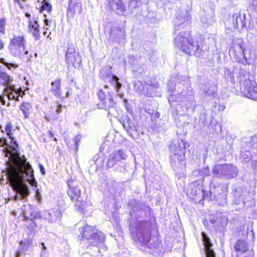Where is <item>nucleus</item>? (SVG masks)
Segmentation results:
<instances>
[{
  "label": "nucleus",
  "mask_w": 257,
  "mask_h": 257,
  "mask_svg": "<svg viewBox=\"0 0 257 257\" xmlns=\"http://www.w3.org/2000/svg\"><path fill=\"white\" fill-rule=\"evenodd\" d=\"M203 183V180H198L189 184L187 195L190 199L201 202L202 199L204 200L206 198Z\"/></svg>",
  "instance_id": "423d86ee"
},
{
  "label": "nucleus",
  "mask_w": 257,
  "mask_h": 257,
  "mask_svg": "<svg viewBox=\"0 0 257 257\" xmlns=\"http://www.w3.org/2000/svg\"><path fill=\"white\" fill-rule=\"evenodd\" d=\"M26 43L23 36H14L9 45L11 53L15 57L22 58V53L25 51Z\"/></svg>",
  "instance_id": "0eeeda50"
},
{
  "label": "nucleus",
  "mask_w": 257,
  "mask_h": 257,
  "mask_svg": "<svg viewBox=\"0 0 257 257\" xmlns=\"http://www.w3.org/2000/svg\"><path fill=\"white\" fill-rule=\"evenodd\" d=\"M103 104L102 107L105 110L109 109L110 107L114 106L115 103L113 101V97L110 94H108L107 98L105 101H103L102 103Z\"/></svg>",
  "instance_id": "2f4dec72"
},
{
  "label": "nucleus",
  "mask_w": 257,
  "mask_h": 257,
  "mask_svg": "<svg viewBox=\"0 0 257 257\" xmlns=\"http://www.w3.org/2000/svg\"><path fill=\"white\" fill-rule=\"evenodd\" d=\"M4 43L1 40H0V50L3 49L4 48ZM0 62L1 63L3 64L5 66H6L9 69H11V67H13L14 68L18 67V64H15V63L7 62L5 61V59L3 58H0Z\"/></svg>",
  "instance_id": "473e14b6"
},
{
  "label": "nucleus",
  "mask_w": 257,
  "mask_h": 257,
  "mask_svg": "<svg viewBox=\"0 0 257 257\" xmlns=\"http://www.w3.org/2000/svg\"><path fill=\"white\" fill-rule=\"evenodd\" d=\"M80 136H79V135H77L76 136L74 139V142H75V144L76 145V146L77 147H78V143H79L80 142Z\"/></svg>",
  "instance_id": "09e8293b"
},
{
  "label": "nucleus",
  "mask_w": 257,
  "mask_h": 257,
  "mask_svg": "<svg viewBox=\"0 0 257 257\" xmlns=\"http://www.w3.org/2000/svg\"><path fill=\"white\" fill-rule=\"evenodd\" d=\"M44 23H45V25L46 26H48V23H49V21L47 20V19H45V21H44Z\"/></svg>",
  "instance_id": "4d7b16f0"
},
{
  "label": "nucleus",
  "mask_w": 257,
  "mask_h": 257,
  "mask_svg": "<svg viewBox=\"0 0 257 257\" xmlns=\"http://www.w3.org/2000/svg\"><path fill=\"white\" fill-rule=\"evenodd\" d=\"M61 107H62V105L59 104L58 105L57 108L56 110V112L57 114H59L61 112V111H62Z\"/></svg>",
  "instance_id": "603ef678"
},
{
  "label": "nucleus",
  "mask_w": 257,
  "mask_h": 257,
  "mask_svg": "<svg viewBox=\"0 0 257 257\" xmlns=\"http://www.w3.org/2000/svg\"><path fill=\"white\" fill-rule=\"evenodd\" d=\"M50 91L56 97L60 98L61 97V81L59 78H57L51 82Z\"/></svg>",
  "instance_id": "5701e85b"
},
{
  "label": "nucleus",
  "mask_w": 257,
  "mask_h": 257,
  "mask_svg": "<svg viewBox=\"0 0 257 257\" xmlns=\"http://www.w3.org/2000/svg\"><path fill=\"white\" fill-rule=\"evenodd\" d=\"M113 33H114V30H112L111 31V32H110V35H111V36H112V35H113Z\"/></svg>",
  "instance_id": "69168bd1"
},
{
  "label": "nucleus",
  "mask_w": 257,
  "mask_h": 257,
  "mask_svg": "<svg viewBox=\"0 0 257 257\" xmlns=\"http://www.w3.org/2000/svg\"><path fill=\"white\" fill-rule=\"evenodd\" d=\"M39 169L41 171L42 174L44 175L45 174V169H44V167H43V166L41 164H39Z\"/></svg>",
  "instance_id": "3c124183"
},
{
  "label": "nucleus",
  "mask_w": 257,
  "mask_h": 257,
  "mask_svg": "<svg viewBox=\"0 0 257 257\" xmlns=\"http://www.w3.org/2000/svg\"><path fill=\"white\" fill-rule=\"evenodd\" d=\"M1 147H4L6 146V147H9V144L7 143V139L5 138L0 139Z\"/></svg>",
  "instance_id": "c03bdc74"
},
{
  "label": "nucleus",
  "mask_w": 257,
  "mask_h": 257,
  "mask_svg": "<svg viewBox=\"0 0 257 257\" xmlns=\"http://www.w3.org/2000/svg\"><path fill=\"white\" fill-rule=\"evenodd\" d=\"M232 24L235 29H242L246 26L245 15L241 13H235L232 16Z\"/></svg>",
  "instance_id": "aec40b11"
},
{
  "label": "nucleus",
  "mask_w": 257,
  "mask_h": 257,
  "mask_svg": "<svg viewBox=\"0 0 257 257\" xmlns=\"http://www.w3.org/2000/svg\"><path fill=\"white\" fill-rule=\"evenodd\" d=\"M67 193L71 200L75 201V206L79 209H82L81 202L82 198L81 197V190L78 186H69Z\"/></svg>",
  "instance_id": "f8f14e48"
},
{
  "label": "nucleus",
  "mask_w": 257,
  "mask_h": 257,
  "mask_svg": "<svg viewBox=\"0 0 257 257\" xmlns=\"http://www.w3.org/2000/svg\"><path fill=\"white\" fill-rule=\"evenodd\" d=\"M12 79L11 77L5 71L0 70V83L4 85L5 88H8L13 85L11 84Z\"/></svg>",
  "instance_id": "a878e982"
},
{
  "label": "nucleus",
  "mask_w": 257,
  "mask_h": 257,
  "mask_svg": "<svg viewBox=\"0 0 257 257\" xmlns=\"http://www.w3.org/2000/svg\"><path fill=\"white\" fill-rule=\"evenodd\" d=\"M176 47L187 54L195 53L199 51V46L197 42L193 41L189 31H181L174 39Z\"/></svg>",
  "instance_id": "20e7f679"
},
{
  "label": "nucleus",
  "mask_w": 257,
  "mask_h": 257,
  "mask_svg": "<svg viewBox=\"0 0 257 257\" xmlns=\"http://www.w3.org/2000/svg\"><path fill=\"white\" fill-rule=\"evenodd\" d=\"M252 168L254 171L257 172V160L253 161L252 163Z\"/></svg>",
  "instance_id": "8fccbe9b"
},
{
  "label": "nucleus",
  "mask_w": 257,
  "mask_h": 257,
  "mask_svg": "<svg viewBox=\"0 0 257 257\" xmlns=\"http://www.w3.org/2000/svg\"><path fill=\"white\" fill-rule=\"evenodd\" d=\"M111 9L118 15H123L126 11V6L122 0H108Z\"/></svg>",
  "instance_id": "f3484780"
},
{
  "label": "nucleus",
  "mask_w": 257,
  "mask_h": 257,
  "mask_svg": "<svg viewBox=\"0 0 257 257\" xmlns=\"http://www.w3.org/2000/svg\"><path fill=\"white\" fill-rule=\"evenodd\" d=\"M111 80L115 82V87L117 89H119L121 87V84L119 82V78L115 75H112L111 77Z\"/></svg>",
  "instance_id": "58836bf2"
},
{
  "label": "nucleus",
  "mask_w": 257,
  "mask_h": 257,
  "mask_svg": "<svg viewBox=\"0 0 257 257\" xmlns=\"http://www.w3.org/2000/svg\"><path fill=\"white\" fill-rule=\"evenodd\" d=\"M241 155L242 158L244 159V161L246 162L249 160L250 153L249 152H245L244 153H241Z\"/></svg>",
  "instance_id": "a18cd8bd"
},
{
  "label": "nucleus",
  "mask_w": 257,
  "mask_h": 257,
  "mask_svg": "<svg viewBox=\"0 0 257 257\" xmlns=\"http://www.w3.org/2000/svg\"><path fill=\"white\" fill-rule=\"evenodd\" d=\"M4 94L7 95L9 99H16V97L18 98L17 96V93L15 92V89L14 86H11L8 88H4Z\"/></svg>",
  "instance_id": "7c9ffc66"
},
{
  "label": "nucleus",
  "mask_w": 257,
  "mask_h": 257,
  "mask_svg": "<svg viewBox=\"0 0 257 257\" xmlns=\"http://www.w3.org/2000/svg\"><path fill=\"white\" fill-rule=\"evenodd\" d=\"M62 212L59 207H54L44 212L45 219L48 222L54 223L61 220Z\"/></svg>",
  "instance_id": "dca6fc26"
},
{
  "label": "nucleus",
  "mask_w": 257,
  "mask_h": 257,
  "mask_svg": "<svg viewBox=\"0 0 257 257\" xmlns=\"http://www.w3.org/2000/svg\"><path fill=\"white\" fill-rule=\"evenodd\" d=\"M65 61L68 64L72 65L74 67L78 66L81 61L79 54L75 52V47L72 44L68 46Z\"/></svg>",
  "instance_id": "9d476101"
},
{
  "label": "nucleus",
  "mask_w": 257,
  "mask_h": 257,
  "mask_svg": "<svg viewBox=\"0 0 257 257\" xmlns=\"http://www.w3.org/2000/svg\"><path fill=\"white\" fill-rule=\"evenodd\" d=\"M23 244V242L22 241H21L20 242V246L22 245Z\"/></svg>",
  "instance_id": "774afa93"
},
{
  "label": "nucleus",
  "mask_w": 257,
  "mask_h": 257,
  "mask_svg": "<svg viewBox=\"0 0 257 257\" xmlns=\"http://www.w3.org/2000/svg\"><path fill=\"white\" fill-rule=\"evenodd\" d=\"M75 7H77L78 8H79V10H78V13H80L81 10H80V8H79V4H77L76 5Z\"/></svg>",
  "instance_id": "bf43d9fd"
},
{
  "label": "nucleus",
  "mask_w": 257,
  "mask_h": 257,
  "mask_svg": "<svg viewBox=\"0 0 257 257\" xmlns=\"http://www.w3.org/2000/svg\"><path fill=\"white\" fill-rule=\"evenodd\" d=\"M25 57L28 59H30L32 57V55L31 54H29L28 51H26L24 53H22V58Z\"/></svg>",
  "instance_id": "49530a36"
},
{
  "label": "nucleus",
  "mask_w": 257,
  "mask_h": 257,
  "mask_svg": "<svg viewBox=\"0 0 257 257\" xmlns=\"http://www.w3.org/2000/svg\"><path fill=\"white\" fill-rule=\"evenodd\" d=\"M6 174L11 186L16 192L14 197L15 201L25 199L29 194V189L24 182V180H26L32 186L37 184L33 170L30 163L27 162L25 156L21 159L20 162L11 163L7 167Z\"/></svg>",
  "instance_id": "f257e3e1"
},
{
  "label": "nucleus",
  "mask_w": 257,
  "mask_h": 257,
  "mask_svg": "<svg viewBox=\"0 0 257 257\" xmlns=\"http://www.w3.org/2000/svg\"><path fill=\"white\" fill-rule=\"evenodd\" d=\"M126 158L127 155L123 150H116L109 156L107 166L112 167L121 161L126 160Z\"/></svg>",
  "instance_id": "4468645a"
},
{
  "label": "nucleus",
  "mask_w": 257,
  "mask_h": 257,
  "mask_svg": "<svg viewBox=\"0 0 257 257\" xmlns=\"http://www.w3.org/2000/svg\"><path fill=\"white\" fill-rule=\"evenodd\" d=\"M0 100H1V102L2 103V104H5V100H4V97L2 96H0Z\"/></svg>",
  "instance_id": "6e6d98bb"
},
{
  "label": "nucleus",
  "mask_w": 257,
  "mask_h": 257,
  "mask_svg": "<svg viewBox=\"0 0 257 257\" xmlns=\"http://www.w3.org/2000/svg\"><path fill=\"white\" fill-rule=\"evenodd\" d=\"M224 72L225 78L233 83L234 82V76L237 72L236 70L233 67L226 68Z\"/></svg>",
  "instance_id": "bb28decb"
},
{
  "label": "nucleus",
  "mask_w": 257,
  "mask_h": 257,
  "mask_svg": "<svg viewBox=\"0 0 257 257\" xmlns=\"http://www.w3.org/2000/svg\"><path fill=\"white\" fill-rule=\"evenodd\" d=\"M216 91V88L213 86H211L208 91H205L206 95H213Z\"/></svg>",
  "instance_id": "79ce46f5"
},
{
  "label": "nucleus",
  "mask_w": 257,
  "mask_h": 257,
  "mask_svg": "<svg viewBox=\"0 0 257 257\" xmlns=\"http://www.w3.org/2000/svg\"><path fill=\"white\" fill-rule=\"evenodd\" d=\"M202 240L205 248L206 257H215L213 250L211 249L212 244L210 239L205 232L201 233Z\"/></svg>",
  "instance_id": "412c9836"
},
{
  "label": "nucleus",
  "mask_w": 257,
  "mask_h": 257,
  "mask_svg": "<svg viewBox=\"0 0 257 257\" xmlns=\"http://www.w3.org/2000/svg\"><path fill=\"white\" fill-rule=\"evenodd\" d=\"M185 143L179 138L172 140L168 146L170 154H185Z\"/></svg>",
  "instance_id": "9b49d317"
},
{
  "label": "nucleus",
  "mask_w": 257,
  "mask_h": 257,
  "mask_svg": "<svg viewBox=\"0 0 257 257\" xmlns=\"http://www.w3.org/2000/svg\"><path fill=\"white\" fill-rule=\"evenodd\" d=\"M180 102L181 103L177 106V113L180 115H185L188 112V109L195 105L194 101H186Z\"/></svg>",
  "instance_id": "4be33fe9"
},
{
  "label": "nucleus",
  "mask_w": 257,
  "mask_h": 257,
  "mask_svg": "<svg viewBox=\"0 0 257 257\" xmlns=\"http://www.w3.org/2000/svg\"><path fill=\"white\" fill-rule=\"evenodd\" d=\"M20 109L23 112L25 118H27L30 113L32 112V106L30 103L24 102L21 105Z\"/></svg>",
  "instance_id": "c756f323"
},
{
  "label": "nucleus",
  "mask_w": 257,
  "mask_h": 257,
  "mask_svg": "<svg viewBox=\"0 0 257 257\" xmlns=\"http://www.w3.org/2000/svg\"><path fill=\"white\" fill-rule=\"evenodd\" d=\"M118 33L119 34V35H122V34H123V32L120 30H118Z\"/></svg>",
  "instance_id": "680f3d73"
},
{
  "label": "nucleus",
  "mask_w": 257,
  "mask_h": 257,
  "mask_svg": "<svg viewBox=\"0 0 257 257\" xmlns=\"http://www.w3.org/2000/svg\"><path fill=\"white\" fill-rule=\"evenodd\" d=\"M170 163L175 171L182 169L185 166V154H170Z\"/></svg>",
  "instance_id": "ddd939ff"
},
{
  "label": "nucleus",
  "mask_w": 257,
  "mask_h": 257,
  "mask_svg": "<svg viewBox=\"0 0 257 257\" xmlns=\"http://www.w3.org/2000/svg\"><path fill=\"white\" fill-rule=\"evenodd\" d=\"M98 97L101 103L107 98L105 93L101 89L99 91Z\"/></svg>",
  "instance_id": "a19ab883"
},
{
  "label": "nucleus",
  "mask_w": 257,
  "mask_h": 257,
  "mask_svg": "<svg viewBox=\"0 0 257 257\" xmlns=\"http://www.w3.org/2000/svg\"><path fill=\"white\" fill-rule=\"evenodd\" d=\"M250 144L252 148L257 149V135H254L251 137Z\"/></svg>",
  "instance_id": "ea45409f"
},
{
  "label": "nucleus",
  "mask_w": 257,
  "mask_h": 257,
  "mask_svg": "<svg viewBox=\"0 0 257 257\" xmlns=\"http://www.w3.org/2000/svg\"><path fill=\"white\" fill-rule=\"evenodd\" d=\"M134 2H136L137 4L139 3L137 0H132V2L130 3L131 6H133V4Z\"/></svg>",
  "instance_id": "052dcab7"
},
{
  "label": "nucleus",
  "mask_w": 257,
  "mask_h": 257,
  "mask_svg": "<svg viewBox=\"0 0 257 257\" xmlns=\"http://www.w3.org/2000/svg\"><path fill=\"white\" fill-rule=\"evenodd\" d=\"M11 141L10 144L9 145V147H6V157L9 158H12L16 159L18 155V151L17 148L18 146V144L17 143L16 140L12 136V138H9Z\"/></svg>",
  "instance_id": "6ab92c4d"
},
{
  "label": "nucleus",
  "mask_w": 257,
  "mask_h": 257,
  "mask_svg": "<svg viewBox=\"0 0 257 257\" xmlns=\"http://www.w3.org/2000/svg\"><path fill=\"white\" fill-rule=\"evenodd\" d=\"M133 239L136 242H141L147 244L150 240V234L145 230V223L143 221L138 222L135 226H130Z\"/></svg>",
  "instance_id": "39448f33"
},
{
  "label": "nucleus",
  "mask_w": 257,
  "mask_h": 257,
  "mask_svg": "<svg viewBox=\"0 0 257 257\" xmlns=\"http://www.w3.org/2000/svg\"><path fill=\"white\" fill-rule=\"evenodd\" d=\"M6 21L5 19H0V32L5 33Z\"/></svg>",
  "instance_id": "37998d69"
},
{
  "label": "nucleus",
  "mask_w": 257,
  "mask_h": 257,
  "mask_svg": "<svg viewBox=\"0 0 257 257\" xmlns=\"http://www.w3.org/2000/svg\"><path fill=\"white\" fill-rule=\"evenodd\" d=\"M22 210L24 215L25 217L28 216L30 219L38 218L41 217V212L36 211L35 207L30 204L24 205Z\"/></svg>",
  "instance_id": "a211bd4d"
},
{
  "label": "nucleus",
  "mask_w": 257,
  "mask_h": 257,
  "mask_svg": "<svg viewBox=\"0 0 257 257\" xmlns=\"http://www.w3.org/2000/svg\"><path fill=\"white\" fill-rule=\"evenodd\" d=\"M32 241H29L28 242V245H29L30 246L32 245Z\"/></svg>",
  "instance_id": "e2e57ef3"
},
{
  "label": "nucleus",
  "mask_w": 257,
  "mask_h": 257,
  "mask_svg": "<svg viewBox=\"0 0 257 257\" xmlns=\"http://www.w3.org/2000/svg\"><path fill=\"white\" fill-rule=\"evenodd\" d=\"M213 175L217 177L234 178L237 174L235 166L229 164L215 165L213 170Z\"/></svg>",
  "instance_id": "6e6552de"
},
{
  "label": "nucleus",
  "mask_w": 257,
  "mask_h": 257,
  "mask_svg": "<svg viewBox=\"0 0 257 257\" xmlns=\"http://www.w3.org/2000/svg\"><path fill=\"white\" fill-rule=\"evenodd\" d=\"M234 248L236 251L242 253L247 251L248 247L247 243L245 241L239 239L235 243Z\"/></svg>",
  "instance_id": "c85d7f7f"
},
{
  "label": "nucleus",
  "mask_w": 257,
  "mask_h": 257,
  "mask_svg": "<svg viewBox=\"0 0 257 257\" xmlns=\"http://www.w3.org/2000/svg\"><path fill=\"white\" fill-rule=\"evenodd\" d=\"M122 124L128 135L133 137L134 133L136 132V129L131 119L126 118L125 120H123Z\"/></svg>",
  "instance_id": "b1692460"
},
{
  "label": "nucleus",
  "mask_w": 257,
  "mask_h": 257,
  "mask_svg": "<svg viewBox=\"0 0 257 257\" xmlns=\"http://www.w3.org/2000/svg\"><path fill=\"white\" fill-rule=\"evenodd\" d=\"M35 197L38 203H40L41 201V195L40 192L38 191L36 192Z\"/></svg>",
  "instance_id": "de8ad7c7"
},
{
  "label": "nucleus",
  "mask_w": 257,
  "mask_h": 257,
  "mask_svg": "<svg viewBox=\"0 0 257 257\" xmlns=\"http://www.w3.org/2000/svg\"><path fill=\"white\" fill-rule=\"evenodd\" d=\"M44 11H46L47 13H50L52 11V6L46 0H43L41 2L40 12L42 13Z\"/></svg>",
  "instance_id": "72a5a7b5"
},
{
  "label": "nucleus",
  "mask_w": 257,
  "mask_h": 257,
  "mask_svg": "<svg viewBox=\"0 0 257 257\" xmlns=\"http://www.w3.org/2000/svg\"><path fill=\"white\" fill-rule=\"evenodd\" d=\"M16 2L20 4V0H14Z\"/></svg>",
  "instance_id": "338daca9"
},
{
  "label": "nucleus",
  "mask_w": 257,
  "mask_h": 257,
  "mask_svg": "<svg viewBox=\"0 0 257 257\" xmlns=\"http://www.w3.org/2000/svg\"><path fill=\"white\" fill-rule=\"evenodd\" d=\"M192 175L195 177L202 178L200 180H203L204 181V177L210 175V171L208 167H206L201 169L195 170L193 172Z\"/></svg>",
  "instance_id": "cd10ccee"
},
{
  "label": "nucleus",
  "mask_w": 257,
  "mask_h": 257,
  "mask_svg": "<svg viewBox=\"0 0 257 257\" xmlns=\"http://www.w3.org/2000/svg\"><path fill=\"white\" fill-rule=\"evenodd\" d=\"M29 30L35 37L36 40H38L40 38L39 26L38 22L36 20L31 21L30 20L29 25Z\"/></svg>",
  "instance_id": "393cba45"
},
{
  "label": "nucleus",
  "mask_w": 257,
  "mask_h": 257,
  "mask_svg": "<svg viewBox=\"0 0 257 257\" xmlns=\"http://www.w3.org/2000/svg\"><path fill=\"white\" fill-rule=\"evenodd\" d=\"M99 76L103 78L105 77H110L111 76L110 68L106 67L100 70Z\"/></svg>",
  "instance_id": "f704fd0d"
},
{
  "label": "nucleus",
  "mask_w": 257,
  "mask_h": 257,
  "mask_svg": "<svg viewBox=\"0 0 257 257\" xmlns=\"http://www.w3.org/2000/svg\"><path fill=\"white\" fill-rule=\"evenodd\" d=\"M41 245H42V248H43V250H45V249H46V248H46V247L45 246V244H44V243H43V242H42V243H41Z\"/></svg>",
  "instance_id": "13d9d810"
},
{
  "label": "nucleus",
  "mask_w": 257,
  "mask_h": 257,
  "mask_svg": "<svg viewBox=\"0 0 257 257\" xmlns=\"http://www.w3.org/2000/svg\"><path fill=\"white\" fill-rule=\"evenodd\" d=\"M23 251L21 249H20L16 251V257H20L21 255L23 253Z\"/></svg>",
  "instance_id": "864d4df0"
},
{
  "label": "nucleus",
  "mask_w": 257,
  "mask_h": 257,
  "mask_svg": "<svg viewBox=\"0 0 257 257\" xmlns=\"http://www.w3.org/2000/svg\"><path fill=\"white\" fill-rule=\"evenodd\" d=\"M13 125L11 122L7 123L5 128V132L6 133L7 136L9 138H12V136L13 135L12 133Z\"/></svg>",
  "instance_id": "4c0bfd02"
},
{
  "label": "nucleus",
  "mask_w": 257,
  "mask_h": 257,
  "mask_svg": "<svg viewBox=\"0 0 257 257\" xmlns=\"http://www.w3.org/2000/svg\"><path fill=\"white\" fill-rule=\"evenodd\" d=\"M0 130L1 131V132L2 133H4V131H3V130L2 129V126L0 124Z\"/></svg>",
  "instance_id": "0e129e2a"
},
{
  "label": "nucleus",
  "mask_w": 257,
  "mask_h": 257,
  "mask_svg": "<svg viewBox=\"0 0 257 257\" xmlns=\"http://www.w3.org/2000/svg\"><path fill=\"white\" fill-rule=\"evenodd\" d=\"M243 43L241 40L233 43V46L229 49L230 56H232L236 61H240L242 58H245L244 49L242 46Z\"/></svg>",
  "instance_id": "2eb2a0df"
},
{
  "label": "nucleus",
  "mask_w": 257,
  "mask_h": 257,
  "mask_svg": "<svg viewBox=\"0 0 257 257\" xmlns=\"http://www.w3.org/2000/svg\"><path fill=\"white\" fill-rule=\"evenodd\" d=\"M181 14L182 15V17L179 18L180 21H182L183 22H189L191 19V15L189 11H186L185 12L182 13Z\"/></svg>",
  "instance_id": "e433bc0d"
},
{
  "label": "nucleus",
  "mask_w": 257,
  "mask_h": 257,
  "mask_svg": "<svg viewBox=\"0 0 257 257\" xmlns=\"http://www.w3.org/2000/svg\"><path fill=\"white\" fill-rule=\"evenodd\" d=\"M79 230L81 235L80 243L84 246H98L105 240L104 234L90 225L85 224L80 227Z\"/></svg>",
  "instance_id": "7ed1b4c3"
},
{
  "label": "nucleus",
  "mask_w": 257,
  "mask_h": 257,
  "mask_svg": "<svg viewBox=\"0 0 257 257\" xmlns=\"http://www.w3.org/2000/svg\"><path fill=\"white\" fill-rule=\"evenodd\" d=\"M168 88L169 91L173 92L175 90L177 93L175 96L171 95L169 97V101L172 106L175 105L173 103L175 101H194V91L188 80L179 81L175 84L171 79L168 82Z\"/></svg>",
  "instance_id": "f03ea898"
},
{
  "label": "nucleus",
  "mask_w": 257,
  "mask_h": 257,
  "mask_svg": "<svg viewBox=\"0 0 257 257\" xmlns=\"http://www.w3.org/2000/svg\"><path fill=\"white\" fill-rule=\"evenodd\" d=\"M240 82V90L241 93L246 97L257 100V86L254 81L249 79H244L242 82V79L238 78Z\"/></svg>",
  "instance_id": "1a4fd4ad"
},
{
  "label": "nucleus",
  "mask_w": 257,
  "mask_h": 257,
  "mask_svg": "<svg viewBox=\"0 0 257 257\" xmlns=\"http://www.w3.org/2000/svg\"><path fill=\"white\" fill-rule=\"evenodd\" d=\"M48 135H49V137L50 138H53V137H54V134H53L52 132H51V131H49V132H48Z\"/></svg>",
  "instance_id": "5fc2aeb1"
},
{
  "label": "nucleus",
  "mask_w": 257,
  "mask_h": 257,
  "mask_svg": "<svg viewBox=\"0 0 257 257\" xmlns=\"http://www.w3.org/2000/svg\"><path fill=\"white\" fill-rule=\"evenodd\" d=\"M144 88L145 87L142 82L138 81L135 82V83H134L135 90L139 93L143 92L144 90Z\"/></svg>",
  "instance_id": "c9c22d12"
}]
</instances>
